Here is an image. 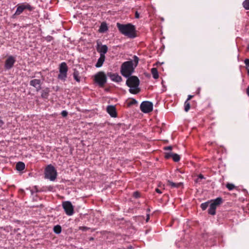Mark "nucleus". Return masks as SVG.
Listing matches in <instances>:
<instances>
[{
    "label": "nucleus",
    "instance_id": "7ed1b4c3",
    "mask_svg": "<svg viewBox=\"0 0 249 249\" xmlns=\"http://www.w3.org/2000/svg\"><path fill=\"white\" fill-rule=\"evenodd\" d=\"M121 73L124 77H129L134 71V67L132 61L124 62L121 67Z\"/></svg>",
    "mask_w": 249,
    "mask_h": 249
},
{
    "label": "nucleus",
    "instance_id": "1a4fd4ad",
    "mask_svg": "<svg viewBox=\"0 0 249 249\" xmlns=\"http://www.w3.org/2000/svg\"><path fill=\"white\" fill-rule=\"evenodd\" d=\"M62 207L67 215H72L74 213V207L72 203L69 201H66L62 202Z\"/></svg>",
    "mask_w": 249,
    "mask_h": 249
},
{
    "label": "nucleus",
    "instance_id": "49530a36",
    "mask_svg": "<svg viewBox=\"0 0 249 249\" xmlns=\"http://www.w3.org/2000/svg\"><path fill=\"white\" fill-rule=\"evenodd\" d=\"M89 240L90 241H92V240H94V238H93V237H90V238H89Z\"/></svg>",
    "mask_w": 249,
    "mask_h": 249
},
{
    "label": "nucleus",
    "instance_id": "58836bf2",
    "mask_svg": "<svg viewBox=\"0 0 249 249\" xmlns=\"http://www.w3.org/2000/svg\"><path fill=\"white\" fill-rule=\"evenodd\" d=\"M36 89V90L37 91H38L39 90H40L41 89V84L40 85H39L38 86H37L36 87H35Z\"/></svg>",
    "mask_w": 249,
    "mask_h": 249
},
{
    "label": "nucleus",
    "instance_id": "473e14b6",
    "mask_svg": "<svg viewBox=\"0 0 249 249\" xmlns=\"http://www.w3.org/2000/svg\"><path fill=\"white\" fill-rule=\"evenodd\" d=\"M133 196L134 197L137 198L140 197V194L139 192L136 191L133 193Z\"/></svg>",
    "mask_w": 249,
    "mask_h": 249
},
{
    "label": "nucleus",
    "instance_id": "09e8293b",
    "mask_svg": "<svg viewBox=\"0 0 249 249\" xmlns=\"http://www.w3.org/2000/svg\"><path fill=\"white\" fill-rule=\"evenodd\" d=\"M247 50L249 51V46L247 47Z\"/></svg>",
    "mask_w": 249,
    "mask_h": 249
},
{
    "label": "nucleus",
    "instance_id": "4468645a",
    "mask_svg": "<svg viewBox=\"0 0 249 249\" xmlns=\"http://www.w3.org/2000/svg\"><path fill=\"white\" fill-rule=\"evenodd\" d=\"M107 111L111 117L115 118L117 117V114L115 106L112 105L107 106Z\"/></svg>",
    "mask_w": 249,
    "mask_h": 249
},
{
    "label": "nucleus",
    "instance_id": "0eeeda50",
    "mask_svg": "<svg viewBox=\"0 0 249 249\" xmlns=\"http://www.w3.org/2000/svg\"><path fill=\"white\" fill-rule=\"evenodd\" d=\"M17 10L15 14L12 16V18H16L17 16L21 14L25 9H28L30 11H32L34 9V8L28 3H21L17 5Z\"/></svg>",
    "mask_w": 249,
    "mask_h": 249
},
{
    "label": "nucleus",
    "instance_id": "2eb2a0df",
    "mask_svg": "<svg viewBox=\"0 0 249 249\" xmlns=\"http://www.w3.org/2000/svg\"><path fill=\"white\" fill-rule=\"evenodd\" d=\"M105 56L100 55V57L98 58V61L95 64V67L96 68L101 67L105 60Z\"/></svg>",
    "mask_w": 249,
    "mask_h": 249
},
{
    "label": "nucleus",
    "instance_id": "dca6fc26",
    "mask_svg": "<svg viewBox=\"0 0 249 249\" xmlns=\"http://www.w3.org/2000/svg\"><path fill=\"white\" fill-rule=\"evenodd\" d=\"M59 73H66L68 71V67L65 62L60 64L59 69Z\"/></svg>",
    "mask_w": 249,
    "mask_h": 249
},
{
    "label": "nucleus",
    "instance_id": "a19ab883",
    "mask_svg": "<svg viewBox=\"0 0 249 249\" xmlns=\"http://www.w3.org/2000/svg\"><path fill=\"white\" fill-rule=\"evenodd\" d=\"M193 95H189L188 96V98L186 101H187L188 102L189 100H190L191 99H192L193 97Z\"/></svg>",
    "mask_w": 249,
    "mask_h": 249
},
{
    "label": "nucleus",
    "instance_id": "a211bd4d",
    "mask_svg": "<svg viewBox=\"0 0 249 249\" xmlns=\"http://www.w3.org/2000/svg\"><path fill=\"white\" fill-rule=\"evenodd\" d=\"M50 90L49 88H46L41 91V97L43 99H47L49 95Z\"/></svg>",
    "mask_w": 249,
    "mask_h": 249
},
{
    "label": "nucleus",
    "instance_id": "f3484780",
    "mask_svg": "<svg viewBox=\"0 0 249 249\" xmlns=\"http://www.w3.org/2000/svg\"><path fill=\"white\" fill-rule=\"evenodd\" d=\"M108 30V27L107 24L105 22H103L100 26L99 32L101 33H104Z\"/></svg>",
    "mask_w": 249,
    "mask_h": 249
},
{
    "label": "nucleus",
    "instance_id": "5701e85b",
    "mask_svg": "<svg viewBox=\"0 0 249 249\" xmlns=\"http://www.w3.org/2000/svg\"><path fill=\"white\" fill-rule=\"evenodd\" d=\"M73 76L74 79L77 81L79 82L80 81V77L79 76V73L78 71L75 69L74 70V72L73 73Z\"/></svg>",
    "mask_w": 249,
    "mask_h": 249
},
{
    "label": "nucleus",
    "instance_id": "4be33fe9",
    "mask_svg": "<svg viewBox=\"0 0 249 249\" xmlns=\"http://www.w3.org/2000/svg\"><path fill=\"white\" fill-rule=\"evenodd\" d=\"M151 71V73L153 75V77L154 79H156L159 78V73H158L157 68H152Z\"/></svg>",
    "mask_w": 249,
    "mask_h": 249
},
{
    "label": "nucleus",
    "instance_id": "a18cd8bd",
    "mask_svg": "<svg viewBox=\"0 0 249 249\" xmlns=\"http://www.w3.org/2000/svg\"><path fill=\"white\" fill-rule=\"evenodd\" d=\"M149 214H147V218H146V222H148L149 219Z\"/></svg>",
    "mask_w": 249,
    "mask_h": 249
},
{
    "label": "nucleus",
    "instance_id": "c03bdc74",
    "mask_svg": "<svg viewBox=\"0 0 249 249\" xmlns=\"http://www.w3.org/2000/svg\"><path fill=\"white\" fill-rule=\"evenodd\" d=\"M247 94L249 96V86H248V87L247 89Z\"/></svg>",
    "mask_w": 249,
    "mask_h": 249
},
{
    "label": "nucleus",
    "instance_id": "f257e3e1",
    "mask_svg": "<svg viewBox=\"0 0 249 249\" xmlns=\"http://www.w3.org/2000/svg\"><path fill=\"white\" fill-rule=\"evenodd\" d=\"M116 26L122 34L131 38L136 36V28L134 25L130 23L123 24L117 23Z\"/></svg>",
    "mask_w": 249,
    "mask_h": 249
},
{
    "label": "nucleus",
    "instance_id": "cd10ccee",
    "mask_svg": "<svg viewBox=\"0 0 249 249\" xmlns=\"http://www.w3.org/2000/svg\"><path fill=\"white\" fill-rule=\"evenodd\" d=\"M242 4L245 9L249 10V0H244Z\"/></svg>",
    "mask_w": 249,
    "mask_h": 249
},
{
    "label": "nucleus",
    "instance_id": "9b49d317",
    "mask_svg": "<svg viewBox=\"0 0 249 249\" xmlns=\"http://www.w3.org/2000/svg\"><path fill=\"white\" fill-rule=\"evenodd\" d=\"M107 75L113 82L119 83L122 81L121 76L117 73L109 72L107 73Z\"/></svg>",
    "mask_w": 249,
    "mask_h": 249
},
{
    "label": "nucleus",
    "instance_id": "aec40b11",
    "mask_svg": "<svg viewBox=\"0 0 249 249\" xmlns=\"http://www.w3.org/2000/svg\"><path fill=\"white\" fill-rule=\"evenodd\" d=\"M41 84V80L40 79H33L30 81V85L35 88L37 86L40 85Z\"/></svg>",
    "mask_w": 249,
    "mask_h": 249
},
{
    "label": "nucleus",
    "instance_id": "6ab92c4d",
    "mask_svg": "<svg viewBox=\"0 0 249 249\" xmlns=\"http://www.w3.org/2000/svg\"><path fill=\"white\" fill-rule=\"evenodd\" d=\"M25 164L23 162L19 161L16 164V169L18 171H22L25 169Z\"/></svg>",
    "mask_w": 249,
    "mask_h": 249
},
{
    "label": "nucleus",
    "instance_id": "de8ad7c7",
    "mask_svg": "<svg viewBox=\"0 0 249 249\" xmlns=\"http://www.w3.org/2000/svg\"><path fill=\"white\" fill-rule=\"evenodd\" d=\"M248 74L249 75V69L248 70Z\"/></svg>",
    "mask_w": 249,
    "mask_h": 249
},
{
    "label": "nucleus",
    "instance_id": "b1692460",
    "mask_svg": "<svg viewBox=\"0 0 249 249\" xmlns=\"http://www.w3.org/2000/svg\"><path fill=\"white\" fill-rule=\"evenodd\" d=\"M53 231L55 233L58 234L60 233L61 232V231H62L61 227L59 225L54 226L53 227Z\"/></svg>",
    "mask_w": 249,
    "mask_h": 249
},
{
    "label": "nucleus",
    "instance_id": "2f4dec72",
    "mask_svg": "<svg viewBox=\"0 0 249 249\" xmlns=\"http://www.w3.org/2000/svg\"><path fill=\"white\" fill-rule=\"evenodd\" d=\"M137 103H138V102L137 101V100H135V99L133 98V99H132L131 101L130 102H129L128 106H130L136 104H137Z\"/></svg>",
    "mask_w": 249,
    "mask_h": 249
},
{
    "label": "nucleus",
    "instance_id": "39448f33",
    "mask_svg": "<svg viewBox=\"0 0 249 249\" xmlns=\"http://www.w3.org/2000/svg\"><path fill=\"white\" fill-rule=\"evenodd\" d=\"M45 178L49 179L51 181H54L57 177V172L53 166L48 165L45 171Z\"/></svg>",
    "mask_w": 249,
    "mask_h": 249
},
{
    "label": "nucleus",
    "instance_id": "7c9ffc66",
    "mask_svg": "<svg viewBox=\"0 0 249 249\" xmlns=\"http://www.w3.org/2000/svg\"><path fill=\"white\" fill-rule=\"evenodd\" d=\"M139 60V58L136 55H134L133 56V61H134L135 64V67L137 66V65L138 64Z\"/></svg>",
    "mask_w": 249,
    "mask_h": 249
},
{
    "label": "nucleus",
    "instance_id": "f704fd0d",
    "mask_svg": "<svg viewBox=\"0 0 249 249\" xmlns=\"http://www.w3.org/2000/svg\"><path fill=\"white\" fill-rule=\"evenodd\" d=\"M61 114L63 117H65L68 115V112L66 110H63L61 112Z\"/></svg>",
    "mask_w": 249,
    "mask_h": 249
},
{
    "label": "nucleus",
    "instance_id": "37998d69",
    "mask_svg": "<svg viewBox=\"0 0 249 249\" xmlns=\"http://www.w3.org/2000/svg\"><path fill=\"white\" fill-rule=\"evenodd\" d=\"M156 192H157L159 194H161V193H162L161 191L158 188H157L156 189Z\"/></svg>",
    "mask_w": 249,
    "mask_h": 249
},
{
    "label": "nucleus",
    "instance_id": "a878e982",
    "mask_svg": "<svg viewBox=\"0 0 249 249\" xmlns=\"http://www.w3.org/2000/svg\"><path fill=\"white\" fill-rule=\"evenodd\" d=\"M210 203V201H207L202 203L200 205V207L202 210H205L209 207Z\"/></svg>",
    "mask_w": 249,
    "mask_h": 249
},
{
    "label": "nucleus",
    "instance_id": "bb28decb",
    "mask_svg": "<svg viewBox=\"0 0 249 249\" xmlns=\"http://www.w3.org/2000/svg\"><path fill=\"white\" fill-rule=\"evenodd\" d=\"M190 108V104L189 102L185 101L184 103V110L185 112H188Z\"/></svg>",
    "mask_w": 249,
    "mask_h": 249
},
{
    "label": "nucleus",
    "instance_id": "9d476101",
    "mask_svg": "<svg viewBox=\"0 0 249 249\" xmlns=\"http://www.w3.org/2000/svg\"><path fill=\"white\" fill-rule=\"evenodd\" d=\"M16 61V58L12 56H9L6 59L4 64V68L6 70H11Z\"/></svg>",
    "mask_w": 249,
    "mask_h": 249
},
{
    "label": "nucleus",
    "instance_id": "79ce46f5",
    "mask_svg": "<svg viewBox=\"0 0 249 249\" xmlns=\"http://www.w3.org/2000/svg\"><path fill=\"white\" fill-rule=\"evenodd\" d=\"M4 122L0 119V127L2 126L4 124Z\"/></svg>",
    "mask_w": 249,
    "mask_h": 249
},
{
    "label": "nucleus",
    "instance_id": "393cba45",
    "mask_svg": "<svg viewBox=\"0 0 249 249\" xmlns=\"http://www.w3.org/2000/svg\"><path fill=\"white\" fill-rule=\"evenodd\" d=\"M67 76V72L66 73H59L58 75V78L63 81L66 80Z\"/></svg>",
    "mask_w": 249,
    "mask_h": 249
},
{
    "label": "nucleus",
    "instance_id": "72a5a7b5",
    "mask_svg": "<svg viewBox=\"0 0 249 249\" xmlns=\"http://www.w3.org/2000/svg\"><path fill=\"white\" fill-rule=\"evenodd\" d=\"M45 39L48 42H50L53 39V37L51 36H48L45 37Z\"/></svg>",
    "mask_w": 249,
    "mask_h": 249
},
{
    "label": "nucleus",
    "instance_id": "6e6552de",
    "mask_svg": "<svg viewBox=\"0 0 249 249\" xmlns=\"http://www.w3.org/2000/svg\"><path fill=\"white\" fill-rule=\"evenodd\" d=\"M153 107V103L151 102L145 101L141 104L140 109L142 112L148 113L152 111Z\"/></svg>",
    "mask_w": 249,
    "mask_h": 249
},
{
    "label": "nucleus",
    "instance_id": "20e7f679",
    "mask_svg": "<svg viewBox=\"0 0 249 249\" xmlns=\"http://www.w3.org/2000/svg\"><path fill=\"white\" fill-rule=\"evenodd\" d=\"M210 202L208 213L209 214L214 215L216 213V208L223 202V199L222 197H218L215 199L211 200Z\"/></svg>",
    "mask_w": 249,
    "mask_h": 249
},
{
    "label": "nucleus",
    "instance_id": "e433bc0d",
    "mask_svg": "<svg viewBox=\"0 0 249 249\" xmlns=\"http://www.w3.org/2000/svg\"><path fill=\"white\" fill-rule=\"evenodd\" d=\"M244 63L247 67H249V59H246L244 60Z\"/></svg>",
    "mask_w": 249,
    "mask_h": 249
},
{
    "label": "nucleus",
    "instance_id": "c85d7f7f",
    "mask_svg": "<svg viewBox=\"0 0 249 249\" xmlns=\"http://www.w3.org/2000/svg\"><path fill=\"white\" fill-rule=\"evenodd\" d=\"M204 177L203 176V175H202V174H199L198 175V177L196 179L195 182L196 183H198V182H200L202 179H204Z\"/></svg>",
    "mask_w": 249,
    "mask_h": 249
},
{
    "label": "nucleus",
    "instance_id": "f8f14e48",
    "mask_svg": "<svg viewBox=\"0 0 249 249\" xmlns=\"http://www.w3.org/2000/svg\"><path fill=\"white\" fill-rule=\"evenodd\" d=\"M96 49L100 53V55L105 56V54L107 52L108 47L106 45H102L98 43Z\"/></svg>",
    "mask_w": 249,
    "mask_h": 249
},
{
    "label": "nucleus",
    "instance_id": "412c9836",
    "mask_svg": "<svg viewBox=\"0 0 249 249\" xmlns=\"http://www.w3.org/2000/svg\"><path fill=\"white\" fill-rule=\"evenodd\" d=\"M168 183L169 185L171 186L172 188H179L183 185L182 183L181 182L176 183L169 180H168Z\"/></svg>",
    "mask_w": 249,
    "mask_h": 249
},
{
    "label": "nucleus",
    "instance_id": "ea45409f",
    "mask_svg": "<svg viewBox=\"0 0 249 249\" xmlns=\"http://www.w3.org/2000/svg\"><path fill=\"white\" fill-rule=\"evenodd\" d=\"M135 18H139V17H140L139 14V13H138L137 11H136V12H135Z\"/></svg>",
    "mask_w": 249,
    "mask_h": 249
},
{
    "label": "nucleus",
    "instance_id": "4c0bfd02",
    "mask_svg": "<svg viewBox=\"0 0 249 249\" xmlns=\"http://www.w3.org/2000/svg\"><path fill=\"white\" fill-rule=\"evenodd\" d=\"M173 147L172 146H168L166 147H164V149L165 150H171L172 149Z\"/></svg>",
    "mask_w": 249,
    "mask_h": 249
},
{
    "label": "nucleus",
    "instance_id": "423d86ee",
    "mask_svg": "<svg viewBox=\"0 0 249 249\" xmlns=\"http://www.w3.org/2000/svg\"><path fill=\"white\" fill-rule=\"evenodd\" d=\"M107 76L104 71H99L94 75V81L100 87L103 88L107 83Z\"/></svg>",
    "mask_w": 249,
    "mask_h": 249
},
{
    "label": "nucleus",
    "instance_id": "ddd939ff",
    "mask_svg": "<svg viewBox=\"0 0 249 249\" xmlns=\"http://www.w3.org/2000/svg\"><path fill=\"white\" fill-rule=\"evenodd\" d=\"M164 157L165 159H169L172 158L175 162H178L180 159V156L176 153H173L172 152H166L165 153Z\"/></svg>",
    "mask_w": 249,
    "mask_h": 249
},
{
    "label": "nucleus",
    "instance_id": "c9c22d12",
    "mask_svg": "<svg viewBox=\"0 0 249 249\" xmlns=\"http://www.w3.org/2000/svg\"><path fill=\"white\" fill-rule=\"evenodd\" d=\"M89 229V228H88L87 227H79V230H82V231H86L87 230H88Z\"/></svg>",
    "mask_w": 249,
    "mask_h": 249
},
{
    "label": "nucleus",
    "instance_id": "f03ea898",
    "mask_svg": "<svg viewBox=\"0 0 249 249\" xmlns=\"http://www.w3.org/2000/svg\"><path fill=\"white\" fill-rule=\"evenodd\" d=\"M126 78L127 79L126 81V85L130 88L129 92L134 94L138 93L141 89L139 87L140 81L138 77L131 75Z\"/></svg>",
    "mask_w": 249,
    "mask_h": 249
},
{
    "label": "nucleus",
    "instance_id": "c756f323",
    "mask_svg": "<svg viewBox=\"0 0 249 249\" xmlns=\"http://www.w3.org/2000/svg\"><path fill=\"white\" fill-rule=\"evenodd\" d=\"M226 187L230 191L233 190L234 188L235 187V186L234 184L231 183H228L226 185Z\"/></svg>",
    "mask_w": 249,
    "mask_h": 249
}]
</instances>
